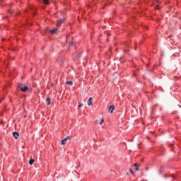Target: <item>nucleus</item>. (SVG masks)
Returning <instances> with one entry per match:
<instances>
[{
	"label": "nucleus",
	"mask_w": 181,
	"mask_h": 181,
	"mask_svg": "<svg viewBox=\"0 0 181 181\" xmlns=\"http://www.w3.org/2000/svg\"><path fill=\"white\" fill-rule=\"evenodd\" d=\"M45 5H49V0H44Z\"/></svg>",
	"instance_id": "nucleus-12"
},
{
	"label": "nucleus",
	"mask_w": 181,
	"mask_h": 181,
	"mask_svg": "<svg viewBox=\"0 0 181 181\" xmlns=\"http://www.w3.org/2000/svg\"><path fill=\"white\" fill-rule=\"evenodd\" d=\"M147 139H149V137H148V136H147Z\"/></svg>",
	"instance_id": "nucleus-21"
},
{
	"label": "nucleus",
	"mask_w": 181,
	"mask_h": 181,
	"mask_svg": "<svg viewBox=\"0 0 181 181\" xmlns=\"http://www.w3.org/2000/svg\"><path fill=\"white\" fill-rule=\"evenodd\" d=\"M46 101L47 105H50V98H47Z\"/></svg>",
	"instance_id": "nucleus-9"
},
{
	"label": "nucleus",
	"mask_w": 181,
	"mask_h": 181,
	"mask_svg": "<svg viewBox=\"0 0 181 181\" xmlns=\"http://www.w3.org/2000/svg\"><path fill=\"white\" fill-rule=\"evenodd\" d=\"M0 2H4V0H0Z\"/></svg>",
	"instance_id": "nucleus-19"
},
{
	"label": "nucleus",
	"mask_w": 181,
	"mask_h": 181,
	"mask_svg": "<svg viewBox=\"0 0 181 181\" xmlns=\"http://www.w3.org/2000/svg\"><path fill=\"white\" fill-rule=\"evenodd\" d=\"M13 136H14L15 139H18L19 138V133L18 132H13Z\"/></svg>",
	"instance_id": "nucleus-4"
},
{
	"label": "nucleus",
	"mask_w": 181,
	"mask_h": 181,
	"mask_svg": "<svg viewBox=\"0 0 181 181\" xmlns=\"http://www.w3.org/2000/svg\"><path fill=\"white\" fill-rule=\"evenodd\" d=\"M99 124L100 125H103V124H104V119L102 118Z\"/></svg>",
	"instance_id": "nucleus-14"
},
{
	"label": "nucleus",
	"mask_w": 181,
	"mask_h": 181,
	"mask_svg": "<svg viewBox=\"0 0 181 181\" xmlns=\"http://www.w3.org/2000/svg\"><path fill=\"white\" fill-rule=\"evenodd\" d=\"M71 45H73V42H69V47L71 46Z\"/></svg>",
	"instance_id": "nucleus-18"
},
{
	"label": "nucleus",
	"mask_w": 181,
	"mask_h": 181,
	"mask_svg": "<svg viewBox=\"0 0 181 181\" xmlns=\"http://www.w3.org/2000/svg\"><path fill=\"white\" fill-rule=\"evenodd\" d=\"M83 103H81L80 102L78 103V108H81L83 107Z\"/></svg>",
	"instance_id": "nucleus-13"
},
{
	"label": "nucleus",
	"mask_w": 181,
	"mask_h": 181,
	"mask_svg": "<svg viewBox=\"0 0 181 181\" xmlns=\"http://www.w3.org/2000/svg\"><path fill=\"white\" fill-rule=\"evenodd\" d=\"M134 166L135 168V170L138 172L139 170V165H138L137 163H135Z\"/></svg>",
	"instance_id": "nucleus-8"
},
{
	"label": "nucleus",
	"mask_w": 181,
	"mask_h": 181,
	"mask_svg": "<svg viewBox=\"0 0 181 181\" xmlns=\"http://www.w3.org/2000/svg\"><path fill=\"white\" fill-rule=\"evenodd\" d=\"M35 163V160L34 159H30L29 160V165H33Z\"/></svg>",
	"instance_id": "nucleus-11"
},
{
	"label": "nucleus",
	"mask_w": 181,
	"mask_h": 181,
	"mask_svg": "<svg viewBox=\"0 0 181 181\" xmlns=\"http://www.w3.org/2000/svg\"><path fill=\"white\" fill-rule=\"evenodd\" d=\"M88 105L90 107V105H93V98H89L88 100Z\"/></svg>",
	"instance_id": "nucleus-6"
},
{
	"label": "nucleus",
	"mask_w": 181,
	"mask_h": 181,
	"mask_svg": "<svg viewBox=\"0 0 181 181\" xmlns=\"http://www.w3.org/2000/svg\"><path fill=\"white\" fill-rule=\"evenodd\" d=\"M0 103H2V100L0 99Z\"/></svg>",
	"instance_id": "nucleus-20"
},
{
	"label": "nucleus",
	"mask_w": 181,
	"mask_h": 181,
	"mask_svg": "<svg viewBox=\"0 0 181 181\" xmlns=\"http://www.w3.org/2000/svg\"><path fill=\"white\" fill-rule=\"evenodd\" d=\"M77 57H78V59H80V57H81V54L78 53L77 54Z\"/></svg>",
	"instance_id": "nucleus-15"
},
{
	"label": "nucleus",
	"mask_w": 181,
	"mask_h": 181,
	"mask_svg": "<svg viewBox=\"0 0 181 181\" xmlns=\"http://www.w3.org/2000/svg\"><path fill=\"white\" fill-rule=\"evenodd\" d=\"M57 28H54L52 30H49V33H52V35H56L57 33Z\"/></svg>",
	"instance_id": "nucleus-3"
},
{
	"label": "nucleus",
	"mask_w": 181,
	"mask_h": 181,
	"mask_svg": "<svg viewBox=\"0 0 181 181\" xmlns=\"http://www.w3.org/2000/svg\"><path fill=\"white\" fill-rule=\"evenodd\" d=\"M68 139H70V137L69 136L61 141V145H66V142Z\"/></svg>",
	"instance_id": "nucleus-2"
},
{
	"label": "nucleus",
	"mask_w": 181,
	"mask_h": 181,
	"mask_svg": "<svg viewBox=\"0 0 181 181\" xmlns=\"http://www.w3.org/2000/svg\"><path fill=\"white\" fill-rule=\"evenodd\" d=\"M18 87L21 89V91H22L23 93H26V91L29 90V88L23 84H19Z\"/></svg>",
	"instance_id": "nucleus-1"
},
{
	"label": "nucleus",
	"mask_w": 181,
	"mask_h": 181,
	"mask_svg": "<svg viewBox=\"0 0 181 181\" xmlns=\"http://www.w3.org/2000/svg\"><path fill=\"white\" fill-rule=\"evenodd\" d=\"M66 84H67V86H73V81H66Z\"/></svg>",
	"instance_id": "nucleus-10"
},
{
	"label": "nucleus",
	"mask_w": 181,
	"mask_h": 181,
	"mask_svg": "<svg viewBox=\"0 0 181 181\" xmlns=\"http://www.w3.org/2000/svg\"><path fill=\"white\" fill-rule=\"evenodd\" d=\"M129 172H130L131 175H134V170H132V169H130Z\"/></svg>",
	"instance_id": "nucleus-16"
},
{
	"label": "nucleus",
	"mask_w": 181,
	"mask_h": 181,
	"mask_svg": "<svg viewBox=\"0 0 181 181\" xmlns=\"http://www.w3.org/2000/svg\"><path fill=\"white\" fill-rule=\"evenodd\" d=\"M4 99H5V97H4V98H3V100H4Z\"/></svg>",
	"instance_id": "nucleus-22"
},
{
	"label": "nucleus",
	"mask_w": 181,
	"mask_h": 181,
	"mask_svg": "<svg viewBox=\"0 0 181 181\" xmlns=\"http://www.w3.org/2000/svg\"><path fill=\"white\" fill-rule=\"evenodd\" d=\"M4 99H5V97H4V98H3V100H4Z\"/></svg>",
	"instance_id": "nucleus-23"
},
{
	"label": "nucleus",
	"mask_w": 181,
	"mask_h": 181,
	"mask_svg": "<svg viewBox=\"0 0 181 181\" xmlns=\"http://www.w3.org/2000/svg\"><path fill=\"white\" fill-rule=\"evenodd\" d=\"M62 23H63V19L58 20L57 23V28H60V26L62 25Z\"/></svg>",
	"instance_id": "nucleus-5"
},
{
	"label": "nucleus",
	"mask_w": 181,
	"mask_h": 181,
	"mask_svg": "<svg viewBox=\"0 0 181 181\" xmlns=\"http://www.w3.org/2000/svg\"><path fill=\"white\" fill-rule=\"evenodd\" d=\"M156 9H159V6H156Z\"/></svg>",
	"instance_id": "nucleus-17"
},
{
	"label": "nucleus",
	"mask_w": 181,
	"mask_h": 181,
	"mask_svg": "<svg viewBox=\"0 0 181 181\" xmlns=\"http://www.w3.org/2000/svg\"><path fill=\"white\" fill-rule=\"evenodd\" d=\"M114 109H115L114 105H111L110 107H109V109H108L109 112H110V114H112L114 112Z\"/></svg>",
	"instance_id": "nucleus-7"
}]
</instances>
